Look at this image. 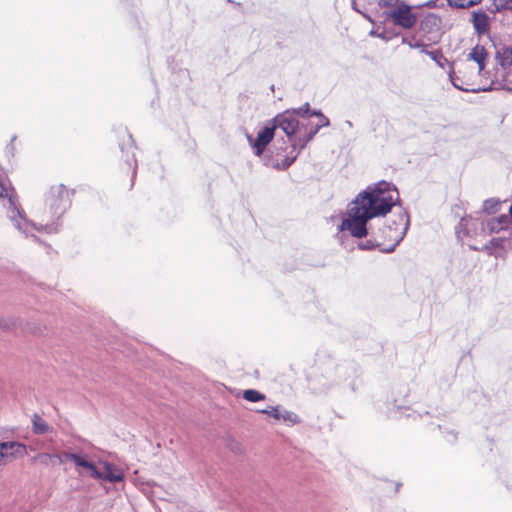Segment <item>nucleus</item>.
<instances>
[{"instance_id":"obj_1","label":"nucleus","mask_w":512,"mask_h":512,"mask_svg":"<svg viewBox=\"0 0 512 512\" xmlns=\"http://www.w3.org/2000/svg\"><path fill=\"white\" fill-rule=\"evenodd\" d=\"M398 201V191L390 183L381 181L368 187L352 201L338 227L339 232L348 231L355 238L368 235L367 222L386 215Z\"/></svg>"},{"instance_id":"obj_2","label":"nucleus","mask_w":512,"mask_h":512,"mask_svg":"<svg viewBox=\"0 0 512 512\" xmlns=\"http://www.w3.org/2000/svg\"><path fill=\"white\" fill-rule=\"evenodd\" d=\"M9 202V211L7 214L8 219L12 222L13 226L26 237H35V233H55L58 231L59 218H50L51 210L46 204L43 206L35 207L33 210L34 220L26 218L23 211H21L17 204L12 200Z\"/></svg>"},{"instance_id":"obj_3","label":"nucleus","mask_w":512,"mask_h":512,"mask_svg":"<svg viewBox=\"0 0 512 512\" xmlns=\"http://www.w3.org/2000/svg\"><path fill=\"white\" fill-rule=\"evenodd\" d=\"M311 115H314L315 117L318 118L317 123H315L314 126H311L309 131L305 133L303 137H300L299 140L293 144V151L290 153V155L279 160L278 157L280 156L283 149L282 147L276 148V158L266 159V166H271L277 170L287 169L296 160L298 156V152L296 151V149H303L307 145V143L313 139V137L317 134L321 127L329 126V119L326 116H324L320 111L313 110Z\"/></svg>"},{"instance_id":"obj_4","label":"nucleus","mask_w":512,"mask_h":512,"mask_svg":"<svg viewBox=\"0 0 512 512\" xmlns=\"http://www.w3.org/2000/svg\"><path fill=\"white\" fill-rule=\"evenodd\" d=\"M409 227V216L406 212L394 214L392 219L383 227L378 229L377 240L382 241L383 252L391 253L403 240Z\"/></svg>"},{"instance_id":"obj_5","label":"nucleus","mask_w":512,"mask_h":512,"mask_svg":"<svg viewBox=\"0 0 512 512\" xmlns=\"http://www.w3.org/2000/svg\"><path fill=\"white\" fill-rule=\"evenodd\" d=\"M272 125L275 127V130L279 128L286 134L292 147L293 144L302 137V129H306V124L304 122H300V118L291 110H286L285 112L278 114L272 120ZM292 151L293 148L287 156H289Z\"/></svg>"},{"instance_id":"obj_6","label":"nucleus","mask_w":512,"mask_h":512,"mask_svg":"<svg viewBox=\"0 0 512 512\" xmlns=\"http://www.w3.org/2000/svg\"><path fill=\"white\" fill-rule=\"evenodd\" d=\"M386 19H391L393 24L403 29H412L418 20L417 14L413 11L412 6L405 2H400L392 7L388 12L384 13Z\"/></svg>"},{"instance_id":"obj_7","label":"nucleus","mask_w":512,"mask_h":512,"mask_svg":"<svg viewBox=\"0 0 512 512\" xmlns=\"http://www.w3.org/2000/svg\"><path fill=\"white\" fill-rule=\"evenodd\" d=\"M51 210L50 218H60L69 205V192L64 185L53 186L45 200Z\"/></svg>"},{"instance_id":"obj_8","label":"nucleus","mask_w":512,"mask_h":512,"mask_svg":"<svg viewBox=\"0 0 512 512\" xmlns=\"http://www.w3.org/2000/svg\"><path fill=\"white\" fill-rule=\"evenodd\" d=\"M27 454L26 446L15 441L0 442V466H4Z\"/></svg>"},{"instance_id":"obj_9","label":"nucleus","mask_w":512,"mask_h":512,"mask_svg":"<svg viewBox=\"0 0 512 512\" xmlns=\"http://www.w3.org/2000/svg\"><path fill=\"white\" fill-rule=\"evenodd\" d=\"M71 461L74 463L76 471L82 476H88L95 480L101 478L100 468L86 454L79 451L77 456H72Z\"/></svg>"},{"instance_id":"obj_10","label":"nucleus","mask_w":512,"mask_h":512,"mask_svg":"<svg viewBox=\"0 0 512 512\" xmlns=\"http://www.w3.org/2000/svg\"><path fill=\"white\" fill-rule=\"evenodd\" d=\"M275 133V127L268 125L259 130L257 137L253 138L247 135V140L256 156H261L267 145L272 141Z\"/></svg>"},{"instance_id":"obj_11","label":"nucleus","mask_w":512,"mask_h":512,"mask_svg":"<svg viewBox=\"0 0 512 512\" xmlns=\"http://www.w3.org/2000/svg\"><path fill=\"white\" fill-rule=\"evenodd\" d=\"M486 223L479 219L475 218H463L458 227H457V234L458 237H461V233L464 235H467L471 238H480L484 235H486Z\"/></svg>"},{"instance_id":"obj_12","label":"nucleus","mask_w":512,"mask_h":512,"mask_svg":"<svg viewBox=\"0 0 512 512\" xmlns=\"http://www.w3.org/2000/svg\"><path fill=\"white\" fill-rule=\"evenodd\" d=\"M98 463L102 469H100L101 478H98L97 480L107 481L110 483L123 481L124 472L122 469L107 461H99Z\"/></svg>"},{"instance_id":"obj_13","label":"nucleus","mask_w":512,"mask_h":512,"mask_svg":"<svg viewBox=\"0 0 512 512\" xmlns=\"http://www.w3.org/2000/svg\"><path fill=\"white\" fill-rule=\"evenodd\" d=\"M260 413L271 415L276 420L289 423L291 425L298 424L300 422L299 417L288 410H283L280 406H269L265 409L259 410Z\"/></svg>"},{"instance_id":"obj_14","label":"nucleus","mask_w":512,"mask_h":512,"mask_svg":"<svg viewBox=\"0 0 512 512\" xmlns=\"http://www.w3.org/2000/svg\"><path fill=\"white\" fill-rule=\"evenodd\" d=\"M458 73L463 74L462 77H460L459 75H456L453 71L449 72L450 81L455 88H457L461 91H466V92H468V91L478 92L481 90L480 88H477V89L469 88V86L471 85V83H470L471 78H472L471 75H467L464 70H459Z\"/></svg>"},{"instance_id":"obj_15","label":"nucleus","mask_w":512,"mask_h":512,"mask_svg":"<svg viewBox=\"0 0 512 512\" xmlns=\"http://www.w3.org/2000/svg\"><path fill=\"white\" fill-rule=\"evenodd\" d=\"M488 57V53L483 46L476 45L468 54L467 61H473L477 64V75H481L485 68V62Z\"/></svg>"},{"instance_id":"obj_16","label":"nucleus","mask_w":512,"mask_h":512,"mask_svg":"<svg viewBox=\"0 0 512 512\" xmlns=\"http://www.w3.org/2000/svg\"><path fill=\"white\" fill-rule=\"evenodd\" d=\"M510 226L511 219L508 215H500L498 217L491 218L486 222V228L490 234L505 231Z\"/></svg>"},{"instance_id":"obj_17","label":"nucleus","mask_w":512,"mask_h":512,"mask_svg":"<svg viewBox=\"0 0 512 512\" xmlns=\"http://www.w3.org/2000/svg\"><path fill=\"white\" fill-rule=\"evenodd\" d=\"M472 22L475 30L480 34L486 33L489 29V17L483 11L474 12Z\"/></svg>"},{"instance_id":"obj_18","label":"nucleus","mask_w":512,"mask_h":512,"mask_svg":"<svg viewBox=\"0 0 512 512\" xmlns=\"http://www.w3.org/2000/svg\"><path fill=\"white\" fill-rule=\"evenodd\" d=\"M8 200H12L13 203L17 204L16 199L13 195V190L10 188L9 184L3 182L0 179V202L4 208H6V213L9 211V202Z\"/></svg>"},{"instance_id":"obj_19","label":"nucleus","mask_w":512,"mask_h":512,"mask_svg":"<svg viewBox=\"0 0 512 512\" xmlns=\"http://www.w3.org/2000/svg\"><path fill=\"white\" fill-rule=\"evenodd\" d=\"M33 431L36 434H44L50 430L49 425L40 416L34 415L32 419Z\"/></svg>"},{"instance_id":"obj_20","label":"nucleus","mask_w":512,"mask_h":512,"mask_svg":"<svg viewBox=\"0 0 512 512\" xmlns=\"http://www.w3.org/2000/svg\"><path fill=\"white\" fill-rule=\"evenodd\" d=\"M503 202L498 199L490 198L487 199L483 204V210L488 214L496 213L500 210Z\"/></svg>"},{"instance_id":"obj_21","label":"nucleus","mask_w":512,"mask_h":512,"mask_svg":"<svg viewBox=\"0 0 512 512\" xmlns=\"http://www.w3.org/2000/svg\"><path fill=\"white\" fill-rule=\"evenodd\" d=\"M373 236H374V239L373 240H367L365 242H359L358 243V247L359 249L361 250H371L375 247H381V249L384 247V244L382 243V241H379L377 240V233L376 232H372Z\"/></svg>"},{"instance_id":"obj_22","label":"nucleus","mask_w":512,"mask_h":512,"mask_svg":"<svg viewBox=\"0 0 512 512\" xmlns=\"http://www.w3.org/2000/svg\"><path fill=\"white\" fill-rule=\"evenodd\" d=\"M243 398L250 402H258L265 399V395L257 390L249 389L243 393Z\"/></svg>"},{"instance_id":"obj_23","label":"nucleus","mask_w":512,"mask_h":512,"mask_svg":"<svg viewBox=\"0 0 512 512\" xmlns=\"http://www.w3.org/2000/svg\"><path fill=\"white\" fill-rule=\"evenodd\" d=\"M291 111H293L297 117L304 120L313 116L311 115L313 110H310L309 103H305L303 106L299 108L291 109Z\"/></svg>"},{"instance_id":"obj_24","label":"nucleus","mask_w":512,"mask_h":512,"mask_svg":"<svg viewBox=\"0 0 512 512\" xmlns=\"http://www.w3.org/2000/svg\"><path fill=\"white\" fill-rule=\"evenodd\" d=\"M480 2L481 0H448V4L456 8H468Z\"/></svg>"},{"instance_id":"obj_25","label":"nucleus","mask_w":512,"mask_h":512,"mask_svg":"<svg viewBox=\"0 0 512 512\" xmlns=\"http://www.w3.org/2000/svg\"><path fill=\"white\" fill-rule=\"evenodd\" d=\"M78 452H62V453H54L55 464H63L66 461H71L72 456H77Z\"/></svg>"},{"instance_id":"obj_26","label":"nucleus","mask_w":512,"mask_h":512,"mask_svg":"<svg viewBox=\"0 0 512 512\" xmlns=\"http://www.w3.org/2000/svg\"><path fill=\"white\" fill-rule=\"evenodd\" d=\"M402 43L403 44H407L410 48H413V49H425V45L422 44L421 42L419 41H415L414 38H407V37H403L402 38Z\"/></svg>"},{"instance_id":"obj_27","label":"nucleus","mask_w":512,"mask_h":512,"mask_svg":"<svg viewBox=\"0 0 512 512\" xmlns=\"http://www.w3.org/2000/svg\"><path fill=\"white\" fill-rule=\"evenodd\" d=\"M39 460L42 462V463H45V464H52V465H55V460H54V453L53 454H50V453H43V454H40L38 456Z\"/></svg>"},{"instance_id":"obj_28","label":"nucleus","mask_w":512,"mask_h":512,"mask_svg":"<svg viewBox=\"0 0 512 512\" xmlns=\"http://www.w3.org/2000/svg\"><path fill=\"white\" fill-rule=\"evenodd\" d=\"M400 2L399 0H380L379 1V5L381 7H387V8H392L396 5H398Z\"/></svg>"},{"instance_id":"obj_29","label":"nucleus","mask_w":512,"mask_h":512,"mask_svg":"<svg viewBox=\"0 0 512 512\" xmlns=\"http://www.w3.org/2000/svg\"><path fill=\"white\" fill-rule=\"evenodd\" d=\"M300 122H304L306 124V129H302V133H301V136H304L305 133H307L309 131V129L311 128V126H314L315 123L311 122L309 120V118H307L306 120L304 119H301L300 118Z\"/></svg>"},{"instance_id":"obj_30","label":"nucleus","mask_w":512,"mask_h":512,"mask_svg":"<svg viewBox=\"0 0 512 512\" xmlns=\"http://www.w3.org/2000/svg\"><path fill=\"white\" fill-rule=\"evenodd\" d=\"M422 53L429 55L434 61H437L439 54L437 52H429L426 49H422Z\"/></svg>"},{"instance_id":"obj_31","label":"nucleus","mask_w":512,"mask_h":512,"mask_svg":"<svg viewBox=\"0 0 512 512\" xmlns=\"http://www.w3.org/2000/svg\"><path fill=\"white\" fill-rule=\"evenodd\" d=\"M377 37L384 40V41H389L390 40V37L387 35V32L386 31H383L379 34H377Z\"/></svg>"},{"instance_id":"obj_32","label":"nucleus","mask_w":512,"mask_h":512,"mask_svg":"<svg viewBox=\"0 0 512 512\" xmlns=\"http://www.w3.org/2000/svg\"><path fill=\"white\" fill-rule=\"evenodd\" d=\"M502 240L500 238H492L490 244L493 246H501Z\"/></svg>"},{"instance_id":"obj_33","label":"nucleus","mask_w":512,"mask_h":512,"mask_svg":"<svg viewBox=\"0 0 512 512\" xmlns=\"http://www.w3.org/2000/svg\"><path fill=\"white\" fill-rule=\"evenodd\" d=\"M437 20H438V19H437V17H435L434 15H431V16H429V17L426 19V21H432V22H433V24H436V21H437Z\"/></svg>"},{"instance_id":"obj_34","label":"nucleus","mask_w":512,"mask_h":512,"mask_svg":"<svg viewBox=\"0 0 512 512\" xmlns=\"http://www.w3.org/2000/svg\"><path fill=\"white\" fill-rule=\"evenodd\" d=\"M377 34H379V32H377V31H375V30H372V31L370 32V35H371V36H375V37H377Z\"/></svg>"},{"instance_id":"obj_35","label":"nucleus","mask_w":512,"mask_h":512,"mask_svg":"<svg viewBox=\"0 0 512 512\" xmlns=\"http://www.w3.org/2000/svg\"><path fill=\"white\" fill-rule=\"evenodd\" d=\"M7 325L3 323V321L0 319V328H6Z\"/></svg>"},{"instance_id":"obj_36","label":"nucleus","mask_w":512,"mask_h":512,"mask_svg":"<svg viewBox=\"0 0 512 512\" xmlns=\"http://www.w3.org/2000/svg\"><path fill=\"white\" fill-rule=\"evenodd\" d=\"M509 213H510V216H509V217H510V219H511V221H512V205L510 206Z\"/></svg>"},{"instance_id":"obj_37","label":"nucleus","mask_w":512,"mask_h":512,"mask_svg":"<svg viewBox=\"0 0 512 512\" xmlns=\"http://www.w3.org/2000/svg\"><path fill=\"white\" fill-rule=\"evenodd\" d=\"M505 1H506L507 3H509V2H510V3H512V0H505Z\"/></svg>"}]
</instances>
